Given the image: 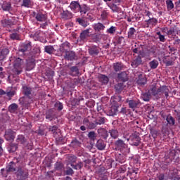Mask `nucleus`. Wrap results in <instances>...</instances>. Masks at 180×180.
Listing matches in <instances>:
<instances>
[{"instance_id":"nucleus-1","label":"nucleus","mask_w":180,"mask_h":180,"mask_svg":"<svg viewBox=\"0 0 180 180\" xmlns=\"http://www.w3.org/2000/svg\"><path fill=\"white\" fill-rule=\"evenodd\" d=\"M22 163V158H14L13 161L10 162L7 166L6 168L10 174H13V172H15V174L18 172V167H20L19 164Z\"/></svg>"},{"instance_id":"nucleus-2","label":"nucleus","mask_w":180,"mask_h":180,"mask_svg":"<svg viewBox=\"0 0 180 180\" xmlns=\"http://www.w3.org/2000/svg\"><path fill=\"white\" fill-rule=\"evenodd\" d=\"M10 61L13 64L14 73L19 75L22 72V69H20V67L23 65V59L15 56H11L10 58Z\"/></svg>"},{"instance_id":"nucleus-3","label":"nucleus","mask_w":180,"mask_h":180,"mask_svg":"<svg viewBox=\"0 0 180 180\" xmlns=\"http://www.w3.org/2000/svg\"><path fill=\"white\" fill-rule=\"evenodd\" d=\"M115 146L119 151H120L121 154L124 155H127V154H130V148L127 146V144L124 143V141L122 139H118L115 142Z\"/></svg>"},{"instance_id":"nucleus-4","label":"nucleus","mask_w":180,"mask_h":180,"mask_svg":"<svg viewBox=\"0 0 180 180\" xmlns=\"http://www.w3.org/2000/svg\"><path fill=\"white\" fill-rule=\"evenodd\" d=\"M15 174L17 180H27L29 178V169L23 166H18Z\"/></svg>"},{"instance_id":"nucleus-5","label":"nucleus","mask_w":180,"mask_h":180,"mask_svg":"<svg viewBox=\"0 0 180 180\" xmlns=\"http://www.w3.org/2000/svg\"><path fill=\"white\" fill-rule=\"evenodd\" d=\"M32 50V42L24 43L18 49V53H22L25 57H29V53Z\"/></svg>"},{"instance_id":"nucleus-6","label":"nucleus","mask_w":180,"mask_h":180,"mask_svg":"<svg viewBox=\"0 0 180 180\" xmlns=\"http://www.w3.org/2000/svg\"><path fill=\"white\" fill-rule=\"evenodd\" d=\"M126 103H128L129 109H137V108H140V106H141L140 100L137 98H128L127 99Z\"/></svg>"},{"instance_id":"nucleus-7","label":"nucleus","mask_w":180,"mask_h":180,"mask_svg":"<svg viewBox=\"0 0 180 180\" xmlns=\"http://www.w3.org/2000/svg\"><path fill=\"white\" fill-rule=\"evenodd\" d=\"M20 105L23 108L27 109L30 106V103L33 102L32 96H24L19 99Z\"/></svg>"},{"instance_id":"nucleus-8","label":"nucleus","mask_w":180,"mask_h":180,"mask_svg":"<svg viewBox=\"0 0 180 180\" xmlns=\"http://www.w3.org/2000/svg\"><path fill=\"white\" fill-rule=\"evenodd\" d=\"M34 67H36V60L34 58L28 56V58L26 60L25 71H32Z\"/></svg>"},{"instance_id":"nucleus-9","label":"nucleus","mask_w":180,"mask_h":180,"mask_svg":"<svg viewBox=\"0 0 180 180\" xmlns=\"http://www.w3.org/2000/svg\"><path fill=\"white\" fill-rule=\"evenodd\" d=\"M16 137V132L13 131L12 129H8L5 131L4 139L6 141H13Z\"/></svg>"},{"instance_id":"nucleus-10","label":"nucleus","mask_w":180,"mask_h":180,"mask_svg":"<svg viewBox=\"0 0 180 180\" xmlns=\"http://www.w3.org/2000/svg\"><path fill=\"white\" fill-rule=\"evenodd\" d=\"M129 140H130L131 141V146H135L136 147L140 146V143H141V139L139 135L136 134L131 135L129 139H127V141H129Z\"/></svg>"},{"instance_id":"nucleus-11","label":"nucleus","mask_w":180,"mask_h":180,"mask_svg":"<svg viewBox=\"0 0 180 180\" xmlns=\"http://www.w3.org/2000/svg\"><path fill=\"white\" fill-rule=\"evenodd\" d=\"M146 49H141V50L139 51V54L138 56H140L141 58H150V56L151 54V53L153 54L155 53V50L152 49V50H147Z\"/></svg>"},{"instance_id":"nucleus-12","label":"nucleus","mask_w":180,"mask_h":180,"mask_svg":"<svg viewBox=\"0 0 180 180\" xmlns=\"http://www.w3.org/2000/svg\"><path fill=\"white\" fill-rule=\"evenodd\" d=\"M117 82H127L129 81V74L126 71L121 72L117 75Z\"/></svg>"},{"instance_id":"nucleus-13","label":"nucleus","mask_w":180,"mask_h":180,"mask_svg":"<svg viewBox=\"0 0 180 180\" xmlns=\"http://www.w3.org/2000/svg\"><path fill=\"white\" fill-rule=\"evenodd\" d=\"M83 124L86 126V129L89 130H94V129H96L97 127L96 122L89 120L88 117H85L83 120Z\"/></svg>"},{"instance_id":"nucleus-14","label":"nucleus","mask_w":180,"mask_h":180,"mask_svg":"<svg viewBox=\"0 0 180 180\" xmlns=\"http://www.w3.org/2000/svg\"><path fill=\"white\" fill-rule=\"evenodd\" d=\"M45 116L46 119L47 120H49L50 122H52V120H56V119H57V114L53 108L46 110Z\"/></svg>"},{"instance_id":"nucleus-15","label":"nucleus","mask_w":180,"mask_h":180,"mask_svg":"<svg viewBox=\"0 0 180 180\" xmlns=\"http://www.w3.org/2000/svg\"><path fill=\"white\" fill-rule=\"evenodd\" d=\"M119 108L117 105H115L114 104H111L110 107L106 110V115L108 116H116L117 115V112H119Z\"/></svg>"},{"instance_id":"nucleus-16","label":"nucleus","mask_w":180,"mask_h":180,"mask_svg":"<svg viewBox=\"0 0 180 180\" xmlns=\"http://www.w3.org/2000/svg\"><path fill=\"white\" fill-rule=\"evenodd\" d=\"M88 51L89 56L95 57V56H98L101 53V49L96 45H91L89 46Z\"/></svg>"},{"instance_id":"nucleus-17","label":"nucleus","mask_w":180,"mask_h":180,"mask_svg":"<svg viewBox=\"0 0 180 180\" xmlns=\"http://www.w3.org/2000/svg\"><path fill=\"white\" fill-rule=\"evenodd\" d=\"M149 92L150 93V95H153V96H155L156 99H161L160 87L157 88V86H152L149 89Z\"/></svg>"},{"instance_id":"nucleus-18","label":"nucleus","mask_w":180,"mask_h":180,"mask_svg":"<svg viewBox=\"0 0 180 180\" xmlns=\"http://www.w3.org/2000/svg\"><path fill=\"white\" fill-rule=\"evenodd\" d=\"M110 102L112 105H114L115 106H117L118 108H120V106H122V96L116 95V96H112Z\"/></svg>"},{"instance_id":"nucleus-19","label":"nucleus","mask_w":180,"mask_h":180,"mask_svg":"<svg viewBox=\"0 0 180 180\" xmlns=\"http://www.w3.org/2000/svg\"><path fill=\"white\" fill-rule=\"evenodd\" d=\"M68 50H70V43L68 41H65L60 45L58 51H60L61 56H63L64 53L66 54Z\"/></svg>"},{"instance_id":"nucleus-20","label":"nucleus","mask_w":180,"mask_h":180,"mask_svg":"<svg viewBox=\"0 0 180 180\" xmlns=\"http://www.w3.org/2000/svg\"><path fill=\"white\" fill-rule=\"evenodd\" d=\"M65 60H68V61H74V60H77V53L74 51H68L64 55Z\"/></svg>"},{"instance_id":"nucleus-21","label":"nucleus","mask_w":180,"mask_h":180,"mask_svg":"<svg viewBox=\"0 0 180 180\" xmlns=\"http://www.w3.org/2000/svg\"><path fill=\"white\" fill-rule=\"evenodd\" d=\"M126 68V66L122 62H116L112 64V70L115 72H120V71H123Z\"/></svg>"},{"instance_id":"nucleus-22","label":"nucleus","mask_w":180,"mask_h":180,"mask_svg":"<svg viewBox=\"0 0 180 180\" xmlns=\"http://www.w3.org/2000/svg\"><path fill=\"white\" fill-rule=\"evenodd\" d=\"M108 39V36L105 34H91V39L94 43H99L102 39Z\"/></svg>"},{"instance_id":"nucleus-23","label":"nucleus","mask_w":180,"mask_h":180,"mask_svg":"<svg viewBox=\"0 0 180 180\" xmlns=\"http://www.w3.org/2000/svg\"><path fill=\"white\" fill-rule=\"evenodd\" d=\"M91 37V35H90V32H89V29H86L80 33L79 41H84V43H85L87 41L88 37Z\"/></svg>"},{"instance_id":"nucleus-24","label":"nucleus","mask_w":180,"mask_h":180,"mask_svg":"<svg viewBox=\"0 0 180 180\" xmlns=\"http://www.w3.org/2000/svg\"><path fill=\"white\" fill-rule=\"evenodd\" d=\"M97 133L103 140H108V137H109V131L106 130L105 128H99L97 130Z\"/></svg>"},{"instance_id":"nucleus-25","label":"nucleus","mask_w":180,"mask_h":180,"mask_svg":"<svg viewBox=\"0 0 180 180\" xmlns=\"http://www.w3.org/2000/svg\"><path fill=\"white\" fill-rule=\"evenodd\" d=\"M160 91L161 98H162V96H164L165 94L166 99H168V96H169V86L166 85L161 86L160 87Z\"/></svg>"},{"instance_id":"nucleus-26","label":"nucleus","mask_w":180,"mask_h":180,"mask_svg":"<svg viewBox=\"0 0 180 180\" xmlns=\"http://www.w3.org/2000/svg\"><path fill=\"white\" fill-rule=\"evenodd\" d=\"M143 65V59L140 56H137L135 59L131 61V65L133 68H137L139 65Z\"/></svg>"},{"instance_id":"nucleus-27","label":"nucleus","mask_w":180,"mask_h":180,"mask_svg":"<svg viewBox=\"0 0 180 180\" xmlns=\"http://www.w3.org/2000/svg\"><path fill=\"white\" fill-rule=\"evenodd\" d=\"M81 6V4H79V1H72L70 3V5L69 7L70 8L71 11L75 12V13H77V12H79V6Z\"/></svg>"},{"instance_id":"nucleus-28","label":"nucleus","mask_w":180,"mask_h":180,"mask_svg":"<svg viewBox=\"0 0 180 180\" xmlns=\"http://www.w3.org/2000/svg\"><path fill=\"white\" fill-rule=\"evenodd\" d=\"M54 137L56 139L57 146H61L67 143V139H65V137H63V136H61V134H59L55 136Z\"/></svg>"},{"instance_id":"nucleus-29","label":"nucleus","mask_w":180,"mask_h":180,"mask_svg":"<svg viewBox=\"0 0 180 180\" xmlns=\"http://www.w3.org/2000/svg\"><path fill=\"white\" fill-rule=\"evenodd\" d=\"M96 147L97 149L100 150V151L105 150V148H106L105 141L102 139H98L96 143Z\"/></svg>"},{"instance_id":"nucleus-30","label":"nucleus","mask_w":180,"mask_h":180,"mask_svg":"<svg viewBox=\"0 0 180 180\" xmlns=\"http://www.w3.org/2000/svg\"><path fill=\"white\" fill-rule=\"evenodd\" d=\"M126 86L124 83L119 82L115 85V94H122Z\"/></svg>"},{"instance_id":"nucleus-31","label":"nucleus","mask_w":180,"mask_h":180,"mask_svg":"<svg viewBox=\"0 0 180 180\" xmlns=\"http://www.w3.org/2000/svg\"><path fill=\"white\" fill-rule=\"evenodd\" d=\"M136 83L138 84V85H140L141 86H142V85H146V84H147V78H146V75L140 74L138 77Z\"/></svg>"},{"instance_id":"nucleus-32","label":"nucleus","mask_w":180,"mask_h":180,"mask_svg":"<svg viewBox=\"0 0 180 180\" xmlns=\"http://www.w3.org/2000/svg\"><path fill=\"white\" fill-rule=\"evenodd\" d=\"M61 18L65 20L72 19V13L68 11V10L63 11L61 13Z\"/></svg>"},{"instance_id":"nucleus-33","label":"nucleus","mask_w":180,"mask_h":180,"mask_svg":"<svg viewBox=\"0 0 180 180\" xmlns=\"http://www.w3.org/2000/svg\"><path fill=\"white\" fill-rule=\"evenodd\" d=\"M49 131H51L53 133L54 137L56 135L61 134V131L60 130V129H58V127H57L56 125L50 126L49 127Z\"/></svg>"},{"instance_id":"nucleus-34","label":"nucleus","mask_w":180,"mask_h":180,"mask_svg":"<svg viewBox=\"0 0 180 180\" xmlns=\"http://www.w3.org/2000/svg\"><path fill=\"white\" fill-rule=\"evenodd\" d=\"M9 54V49L8 48H3L0 49V60H3L6 58V56Z\"/></svg>"},{"instance_id":"nucleus-35","label":"nucleus","mask_w":180,"mask_h":180,"mask_svg":"<svg viewBox=\"0 0 180 180\" xmlns=\"http://www.w3.org/2000/svg\"><path fill=\"white\" fill-rule=\"evenodd\" d=\"M70 75H72V77H77V75H79V69H78L77 66H72L70 68Z\"/></svg>"},{"instance_id":"nucleus-36","label":"nucleus","mask_w":180,"mask_h":180,"mask_svg":"<svg viewBox=\"0 0 180 180\" xmlns=\"http://www.w3.org/2000/svg\"><path fill=\"white\" fill-rule=\"evenodd\" d=\"M54 169L56 171H60L63 172V171H65V167H64V163L61 162H56L54 165Z\"/></svg>"},{"instance_id":"nucleus-37","label":"nucleus","mask_w":180,"mask_h":180,"mask_svg":"<svg viewBox=\"0 0 180 180\" xmlns=\"http://www.w3.org/2000/svg\"><path fill=\"white\" fill-rule=\"evenodd\" d=\"M35 19L38 22H46L47 17H46V15L43 14L41 12H39L35 15Z\"/></svg>"},{"instance_id":"nucleus-38","label":"nucleus","mask_w":180,"mask_h":180,"mask_svg":"<svg viewBox=\"0 0 180 180\" xmlns=\"http://www.w3.org/2000/svg\"><path fill=\"white\" fill-rule=\"evenodd\" d=\"M174 157H175V153L174 152H171L169 153V156L166 157L165 158V165H169V164H171L172 161H174L175 158Z\"/></svg>"},{"instance_id":"nucleus-39","label":"nucleus","mask_w":180,"mask_h":180,"mask_svg":"<svg viewBox=\"0 0 180 180\" xmlns=\"http://www.w3.org/2000/svg\"><path fill=\"white\" fill-rule=\"evenodd\" d=\"M40 54V48H34L31 52L29 53L28 57L34 58L36 56Z\"/></svg>"},{"instance_id":"nucleus-40","label":"nucleus","mask_w":180,"mask_h":180,"mask_svg":"<svg viewBox=\"0 0 180 180\" xmlns=\"http://www.w3.org/2000/svg\"><path fill=\"white\" fill-rule=\"evenodd\" d=\"M96 126H102L106 123V117H98L96 120Z\"/></svg>"},{"instance_id":"nucleus-41","label":"nucleus","mask_w":180,"mask_h":180,"mask_svg":"<svg viewBox=\"0 0 180 180\" xmlns=\"http://www.w3.org/2000/svg\"><path fill=\"white\" fill-rule=\"evenodd\" d=\"M16 142L18 144L25 145V144H26V143H27V139L23 135H18L16 139Z\"/></svg>"},{"instance_id":"nucleus-42","label":"nucleus","mask_w":180,"mask_h":180,"mask_svg":"<svg viewBox=\"0 0 180 180\" xmlns=\"http://www.w3.org/2000/svg\"><path fill=\"white\" fill-rule=\"evenodd\" d=\"M22 94H24V95L25 96H31V95H32L31 87L27 86H22Z\"/></svg>"},{"instance_id":"nucleus-43","label":"nucleus","mask_w":180,"mask_h":180,"mask_svg":"<svg viewBox=\"0 0 180 180\" xmlns=\"http://www.w3.org/2000/svg\"><path fill=\"white\" fill-rule=\"evenodd\" d=\"M93 27L95 32H101L102 30H105V25L101 22L94 24Z\"/></svg>"},{"instance_id":"nucleus-44","label":"nucleus","mask_w":180,"mask_h":180,"mask_svg":"<svg viewBox=\"0 0 180 180\" xmlns=\"http://www.w3.org/2000/svg\"><path fill=\"white\" fill-rule=\"evenodd\" d=\"M7 150L9 153H15L18 150V143H11L8 145Z\"/></svg>"},{"instance_id":"nucleus-45","label":"nucleus","mask_w":180,"mask_h":180,"mask_svg":"<svg viewBox=\"0 0 180 180\" xmlns=\"http://www.w3.org/2000/svg\"><path fill=\"white\" fill-rule=\"evenodd\" d=\"M1 25L4 27H11V26H13V22L12 20H2Z\"/></svg>"},{"instance_id":"nucleus-46","label":"nucleus","mask_w":180,"mask_h":180,"mask_svg":"<svg viewBox=\"0 0 180 180\" xmlns=\"http://www.w3.org/2000/svg\"><path fill=\"white\" fill-rule=\"evenodd\" d=\"M166 120L169 124V126H175V118L169 114L166 116Z\"/></svg>"},{"instance_id":"nucleus-47","label":"nucleus","mask_w":180,"mask_h":180,"mask_svg":"<svg viewBox=\"0 0 180 180\" xmlns=\"http://www.w3.org/2000/svg\"><path fill=\"white\" fill-rule=\"evenodd\" d=\"M1 8L3 11L9 12V11L12 9V5L11 4V2L4 1L3 4L1 5Z\"/></svg>"},{"instance_id":"nucleus-48","label":"nucleus","mask_w":180,"mask_h":180,"mask_svg":"<svg viewBox=\"0 0 180 180\" xmlns=\"http://www.w3.org/2000/svg\"><path fill=\"white\" fill-rule=\"evenodd\" d=\"M116 161L120 164L126 162V155H123L122 153L118 154L116 157Z\"/></svg>"},{"instance_id":"nucleus-49","label":"nucleus","mask_w":180,"mask_h":180,"mask_svg":"<svg viewBox=\"0 0 180 180\" xmlns=\"http://www.w3.org/2000/svg\"><path fill=\"white\" fill-rule=\"evenodd\" d=\"M98 80L100 82H102L103 84H104V85H106V84L109 82V77H108V76L105 75H100L98 76Z\"/></svg>"},{"instance_id":"nucleus-50","label":"nucleus","mask_w":180,"mask_h":180,"mask_svg":"<svg viewBox=\"0 0 180 180\" xmlns=\"http://www.w3.org/2000/svg\"><path fill=\"white\" fill-rule=\"evenodd\" d=\"M141 98L145 102H148L150 101V99H151V93H150V91L148 90V92L141 94Z\"/></svg>"},{"instance_id":"nucleus-51","label":"nucleus","mask_w":180,"mask_h":180,"mask_svg":"<svg viewBox=\"0 0 180 180\" xmlns=\"http://www.w3.org/2000/svg\"><path fill=\"white\" fill-rule=\"evenodd\" d=\"M108 133H110L112 139H117V137H119V131H117V129H110L108 131Z\"/></svg>"},{"instance_id":"nucleus-52","label":"nucleus","mask_w":180,"mask_h":180,"mask_svg":"<svg viewBox=\"0 0 180 180\" xmlns=\"http://www.w3.org/2000/svg\"><path fill=\"white\" fill-rule=\"evenodd\" d=\"M89 9V8H88L86 4L80 5L79 12H80L82 15H85L86 12H88Z\"/></svg>"},{"instance_id":"nucleus-53","label":"nucleus","mask_w":180,"mask_h":180,"mask_svg":"<svg viewBox=\"0 0 180 180\" xmlns=\"http://www.w3.org/2000/svg\"><path fill=\"white\" fill-rule=\"evenodd\" d=\"M18 108H19V105H18V104L15 103H12L8 106V112H10V113H15V112L18 110Z\"/></svg>"},{"instance_id":"nucleus-54","label":"nucleus","mask_w":180,"mask_h":180,"mask_svg":"<svg viewBox=\"0 0 180 180\" xmlns=\"http://www.w3.org/2000/svg\"><path fill=\"white\" fill-rule=\"evenodd\" d=\"M40 34H41V31L38 30L36 31L34 33L31 34V37L35 40V41H37L40 40Z\"/></svg>"},{"instance_id":"nucleus-55","label":"nucleus","mask_w":180,"mask_h":180,"mask_svg":"<svg viewBox=\"0 0 180 180\" xmlns=\"http://www.w3.org/2000/svg\"><path fill=\"white\" fill-rule=\"evenodd\" d=\"M70 147H72V148H77V147H81V142L78 141V139H75L72 141Z\"/></svg>"},{"instance_id":"nucleus-56","label":"nucleus","mask_w":180,"mask_h":180,"mask_svg":"<svg viewBox=\"0 0 180 180\" xmlns=\"http://www.w3.org/2000/svg\"><path fill=\"white\" fill-rule=\"evenodd\" d=\"M158 60L154 59L149 63L150 70H155L158 67Z\"/></svg>"},{"instance_id":"nucleus-57","label":"nucleus","mask_w":180,"mask_h":180,"mask_svg":"<svg viewBox=\"0 0 180 180\" xmlns=\"http://www.w3.org/2000/svg\"><path fill=\"white\" fill-rule=\"evenodd\" d=\"M135 49H134L132 50L133 53H134L135 54H139V53H140V50H141V49H147V46L146 45H139L137 46V45H135Z\"/></svg>"},{"instance_id":"nucleus-58","label":"nucleus","mask_w":180,"mask_h":180,"mask_svg":"<svg viewBox=\"0 0 180 180\" xmlns=\"http://www.w3.org/2000/svg\"><path fill=\"white\" fill-rule=\"evenodd\" d=\"M87 136L89 140H91V141H95V140H96V137H98V135L94 131L89 132Z\"/></svg>"},{"instance_id":"nucleus-59","label":"nucleus","mask_w":180,"mask_h":180,"mask_svg":"<svg viewBox=\"0 0 180 180\" xmlns=\"http://www.w3.org/2000/svg\"><path fill=\"white\" fill-rule=\"evenodd\" d=\"M68 162L70 164H74L75 162H77V156L74 155H68Z\"/></svg>"},{"instance_id":"nucleus-60","label":"nucleus","mask_w":180,"mask_h":180,"mask_svg":"<svg viewBox=\"0 0 180 180\" xmlns=\"http://www.w3.org/2000/svg\"><path fill=\"white\" fill-rule=\"evenodd\" d=\"M136 30L134 27L129 28L128 31V39H134V34L136 33Z\"/></svg>"},{"instance_id":"nucleus-61","label":"nucleus","mask_w":180,"mask_h":180,"mask_svg":"<svg viewBox=\"0 0 180 180\" xmlns=\"http://www.w3.org/2000/svg\"><path fill=\"white\" fill-rule=\"evenodd\" d=\"M71 167L73 168V169H82V167H84V163L82 162H79L77 164H70Z\"/></svg>"},{"instance_id":"nucleus-62","label":"nucleus","mask_w":180,"mask_h":180,"mask_svg":"<svg viewBox=\"0 0 180 180\" xmlns=\"http://www.w3.org/2000/svg\"><path fill=\"white\" fill-rule=\"evenodd\" d=\"M44 51L48 54H51L53 51H54V47H53L51 45L46 46L44 47Z\"/></svg>"},{"instance_id":"nucleus-63","label":"nucleus","mask_w":180,"mask_h":180,"mask_svg":"<svg viewBox=\"0 0 180 180\" xmlns=\"http://www.w3.org/2000/svg\"><path fill=\"white\" fill-rule=\"evenodd\" d=\"M174 33H179V31L176 29V26H174L169 28V30L167 31V34L171 35L174 34Z\"/></svg>"},{"instance_id":"nucleus-64","label":"nucleus","mask_w":180,"mask_h":180,"mask_svg":"<svg viewBox=\"0 0 180 180\" xmlns=\"http://www.w3.org/2000/svg\"><path fill=\"white\" fill-rule=\"evenodd\" d=\"M21 6L30 8L32 6V0H23Z\"/></svg>"}]
</instances>
